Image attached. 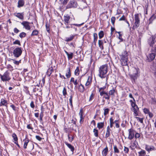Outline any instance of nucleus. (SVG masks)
<instances>
[{"mask_svg":"<svg viewBox=\"0 0 156 156\" xmlns=\"http://www.w3.org/2000/svg\"><path fill=\"white\" fill-rule=\"evenodd\" d=\"M139 69L138 68L133 67L130 70L129 75L133 83H135V81L139 76Z\"/></svg>","mask_w":156,"mask_h":156,"instance_id":"1","label":"nucleus"},{"mask_svg":"<svg viewBox=\"0 0 156 156\" xmlns=\"http://www.w3.org/2000/svg\"><path fill=\"white\" fill-rule=\"evenodd\" d=\"M108 70V66L107 64L103 65L101 66L99 69L98 75L101 78H105L106 77Z\"/></svg>","mask_w":156,"mask_h":156,"instance_id":"2","label":"nucleus"},{"mask_svg":"<svg viewBox=\"0 0 156 156\" xmlns=\"http://www.w3.org/2000/svg\"><path fill=\"white\" fill-rule=\"evenodd\" d=\"M128 53L125 50H124L122 54L119 55L121 63L122 66H126L127 65L128 58Z\"/></svg>","mask_w":156,"mask_h":156,"instance_id":"3","label":"nucleus"},{"mask_svg":"<svg viewBox=\"0 0 156 156\" xmlns=\"http://www.w3.org/2000/svg\"><path fill=\"white\" fill-rule=\"evenodd\" d=\"M134 24L132 27L133 30H135L138 27L140 24V18L139 14L138 13L134 15Z\"/></svg>","mask_w":156,"mask_h":156,"instance_id":"4","label":"nucleus"},{"mask_svg":"<svg viewBox=\"0 0 156 156\" xmlns=\"http://www.w3.org/2000/svg\"><path fill=\"white\" fill-rule=\"evenodd\" d=\"M22 51L21 47H17L15 48L13 50L12 54L15 58L19 57L22 54Z\"/></svg>","mask_w":156,"mask_h":156,"instance_id":"5","label":"nucleus"},{"mask_svg":"<svg viewBox=\"0 0 156 156\" xmlns=\"http://www.w3.org/2000/svg\"><path fill=\"white\" fill-rule=\"evenodd\" d=\"M0 76L1 80L3 82L9 81L11 79L10 73L8 71L5 72L3 75H0Z\"/></svg>","mask_w":156,"mask_h":156,"instance_id":"6","label":"nucleus"},{"mask_svg":"<svg viewBox=\"0 0 156 156\" xmlns=\"http://www.w3.org/2000/svg\"><path fill=\"white\" fill-rule=\"evenodd\" d=\"M77 7V3L74 0H70L67 5H66V9L71 8H75Z\"/></svg>","mask_w":156,"mask_h":156,"instance_id":"7","label":"nucleus"},{"mask_svg":"<svg viewBox=\"0 0 156 156\" xmlns=\"http://www.w3.org/2000/svg\"><path fill=\"white\" fill-rule=\"evenodd\" d=\"M21 24L23 26L24 28L26 30H30L31 27L30 25V23L27 21H24L21 23Z\"/></svg>","mask_w":156,"mask_h":156,"instance_id":"8","label":"nucleus"},{"mask_svg":"<svg viewBox=\"0 0 156 156\" xmlns=\"http://www.w3.org/2000/svg\"><path fill=\"white\" fill-rule=\"evenodd\" d=\"M156 36L155 35L152 36L148 39V43L150 46L153 47L155 42Z\"/></svg>","mask_w":156,"mask_h":156,"instance_id":"9","label":"nucleus"},{"mask_svg":"<svg viewBox=\"0 0 156 156\" xmlns=\"http://www.w3.org/2000/svg\"><path fill=\"white\" fill-rule=\"evenodd\" d=\"M128 131L129 134L128 138L129 139L131 140L134 138L135 131L132 129H131L128 130Z\"/></svg>","mask_w":156,"mask_h":156,"instance_id":"10","label":"nucleus"},{"mask_svg":"<svg viewBox=\"0 0 156 156\" xmlns=\"http://www.w3.org/2000/svg\"><path fill=\"white\" fill-rule=\"evenodd\" d=\"M14 15L15 16L19 18V19L23 20L24 19V13L23 12H18L15 13L14 14Z\"/></svg>","mask_w":156,"mask_h":156,"instance_id":"11","label":"nucleus"},{"mask_svg":"<svg viewBox=\"0 0 156 156\" xmlns=\"http://www.w3.org/2000/svg\"><path fill=\"white\" fill-rule=\"evenodd\" d=\"M145 149L149 153L150 151L154 150L155 148L153 146L146 145Z\"/></svg>","mask_w":156,"mask_h":156,"instance_id":"12","label":"nucleus"},{"mask_svg":"<svg viewBox=\"0 0 156 156\" xmlns=\"http://www.w3.org/2000/svg\"><path fill=\"white\" fill-rule=\"evenodd\" d=\"M131 109L134 112V116H136L138 115V111L139 108L137 105L135 107L132 108Z\"/></svg>","mask_w":156,"mask_h":156,"instance_id":"13","label":"nucleus"},{"mask_svg":"<svg viewBox=\"0 0 156 156\" xmlns=\"http://www.w3.org/2000/svg\"><path fill=\"white\" fill-rule=\"evenodd\" d=\"M7 101L4 99H1L0 103V106H5L7 108Z\"/></svg>","mask_w":156,"mask_h":156,"instance_id":"14","label":"nucleus"},{"mask_svg":"<svg viewBox=\"0 0 156 156\" xmlns=\"http://www.w3.org/2000/svg\"><path fill=\"white\" fill-rule=\"evenodd\" d=\"M155 57V55L154 54L151 53L149 54V55L147 56V58L149 61H151L153 60Z\"/></svg>","mask_w":156,"mask_h":156,"instance_id":"15","label":"nucleus"},{"mask_svg":"<svg viewBox=\"0 0 156 156\" xmlns=\"http://www.w3.org/2000/svg\"><path fill=\"white\" fill-rule=\"evenodd\" d=\"M24 4V2L23 0H19L18 2L17 7L20 8L23 7Z\"/></svg>","mask_w":156,"mask_h":156,"instance_id":"16","label":"nucleus"},{"mask_svg":"<svg viewBox=\"0 0 156 156\" xmlns=\"http://www.w3.org/2000/svg\"><path fill=\"white\" fill-rule=\"evenodd\" d=\"M70 18V17L69 16H64V21H65V25H66V24H68Z\"/></svg>","mask_w":156,"mask_h":156,"instance_id":"17","label":"nucleus"},{"mask_svg":"<svg viewBox=\"0 0 156 156\" xmlns=\"http://www.w3.org/2000/svg\"><path fill=\"white\" fill-rule=\"evenodd\" d=\"M156 18V15L153 14L150 18L148 21L149 24H150L152 23L153 21Z\"/></svg>","mask_w":156,"mask_h":156,"instance_id":"18","label":"nucleus"},{"mask_svg":"<svg viewBox=\"0 0 156 156\" xmlns=\"http://www.w3.org/2000/svg\"><path fill=\"white\" fill-rule=\"evenodd\" d=\"M92 81V78L90 76H88L87 81L85 84V86H87L90 85Z\"/></svg>","mask_w":156,"mask_h":156,"instance_id":"19","label":"nucleus"},{"mask_svg":"<svg viewBox=\"0 0 156 156\" xmlns=\"http://www.w3.org/2000/svg\"><path fill=\"white\" fill-rule=\"evenodd\" d=\"M94 41L93 43L95 45H96V43L98 40V35L97 33H94L93 34Z\"/></svg>","mask_w":156,"mask_h":156,"instance_id":"20","label":"nucleus"},{"mask_svg":"<svg viewBox=\"0 0 156 156\" xmlns=\"http://www.w3.org/2000/svg\"><path fill=\"white\" fill-rule=\"evenodd\" d=\"M83 112L82 109H81L80 111V112L79 113V115L80 116V123H81L82 120V119H83Z\"/></svg>","mask_w":156,"mask_h":156,"instance_id":"21","label":"nucleus"},{"mask_svg":"<svg viewBox=\"0 0 156 156\" xmlns=\"http://www.w3.org/2000/svg\"><path fill=\"white\" fill-rule=\"evenodd\" d=\"M104 126V122H99L97 124V127L99 129L103 128Z\"/></svg>","mask_w":156,"mask_h":156,"instance_id":"22","label":"nucleus"},{"mask_svg":"<svg viewBox=\"0 0 156 156\" xmlns=\"http://www.w3.org/2000/svg\"><path fill=\"white\" fill-rule=\"evenodd\" d=\"M65 144L67 146V147L70 149L71 151L73 152V153L74 150V147L71 144H68L67 142H65Z\"/></svg>","mask_w":156,"mask_h":156,"instance_id":"23","label":"nucleus"},{"mask_svg":"<svg viewBox=\"0 0 156 156\" xmlns=\"http://www.w3.org/2000/svg\"><path fill=\"white\" fill-rule=\"evenodd\" d=\"M66 76L67 78H69L71 76V73L70 71V68H69L67 71V72L66 73Z\"/></svg>","mask_w":156,"mask_h":156,"instance_id":"24","label":"nucleus"},{"mask_svg":"<svg viewBox=\"0 0 156 156\" xmlns=\"http://www.w3.org/2000/svg\"><path fill=\"white\" fill-rule=\"evenodd\" d=\"M108 151V149L107 146L103 150L102 152V155L103 156H106Z\"/></svg>","mask_w":156,"mask_h":156,"instance_id":"25","label":"nucleus"},{"mask_svg":"<svg viewBox=\"0 0 156 156\" xmlns=\"http://www.w3.org/2000/svg\"><path fill=\"white\" fill-rule=\"evenodd\" d=\"M98 42L99 47L101 50H103L104 47L102 41V40H99Z\"/></svg>","mask_w":156,"mask_h":156,"instance_id":"26","label":"nucleus"},{"mask_svg":"<svg viewBox=\"0 0 156 156\" xmlns=\"http://www.w3.org/2000/svg\"><path fill=\"white\" fill-rule=\"evenodd\" d=\"M114 124V119L113 117H111L109 119V125L110 127L112 128L113 126V124Z\"/></svg>","mask_w":156,"mask_h":156,"instance_id":"27","label":"nucleus"},{"mask_svg":"<svg viewBox=\"0 0 156 156\" xmlns=\"http://www.w3.org/2000/svg\"><path fill=\"white\" fill-rule=\"evenodd\" d=\"M138 145V142L136 140H135L133 143L131 144V147L133 149H134L135 148H136L137 147Z\"/></svg>","mask_w":156,"mask_h":156,"instance_id":"28","label":"nucleus"},{"mask_svg":"<svg viewBox=\"0 0 156 156\" xmlns=\"http://www.w3.org/2000/svg\"><path fill=\"white\" fill-rule=\"evenodd\" d=\"M41 89L39 87L38 85H37L36 86H34L33 87V91L34 92H36L38 91H40Z\"/></svg>","mask_w":156,"mask_h":156,"instance_id":"29","label":"nucleus"},{"mask_svg":"<svg viewBox=\"0 0 156 156\" xmlns=\"http://www.w3.org/2000/svg\"><path fill=\"white\" fill-rule=\"evenodd\" d=\"M78 89L81 92H83L84 90V86L81 84H80L79 86Z\"/></svg>","mask_w":156,"mask_h":156,"instance_id":"30","label":"nucleus"},{"mask_svg":"<svg viewBox=\"0 0 156 156\" xmlns=\"http://www.w3.org/2000/svg\"><path fill=\"white\" fill-rule=\"evenodd\" d=\"M74 36L73 35H71L69 37H67L66 38L65 41L66 42L70 41L73 39Z\"/></svg>","mask_w":156,"mask_h":156,"instance_id":"31","label":"nucleus"},{"mask_svg":"<svg viewBox=\"0 0 156 156\" xmlns=\"http://www.w3.org/2000/svg\"><path fill=\"white\" fill-rule=\"evenodd\" d=\"M23 141H24V144L23 145V148L24 149L27 148V147L29 142V140L28 139H25L23 140Z\"/></svg>","mask_w":156,"mask_h":156,"instance_id":"32","label":"nucleus"},{"mask_svg":"<svg viewBox=\"0 0 156 156\" xmlns=\"http://www.w3.org/2000/svg\"><path fill=\"white\" fill-rule=\"evenodd\" d=\"M139 156H144L146 154V151L144 150H142L138 152Z\"/></svg>","mask_w":156,"mask_h":156,"instance_id":"33","label":"nucleus"},{"mask_svg":"<svg viewBox=\"0 0 156 156\" xmlns=\"http://www.w3.org/2000/svg\"><path fill=\"white\" fill-rule=\"evenodd\" d=\"M38 31L37 30H34L32 31L31 34V36H37L38 35Z\"/></svg>","mask_w":156,"mask_h":156,"instance_id":"34","label":"nucleus"},{"mask_svg":"<svg viewBox=\"0 0 156 156\" xmlns=\"http://www.w3.org/2000/svg\"><path fill=\"white\" fill-rule=\"evenodd\" d=\"M53 71V69L52 67L49 68L48 69L47 72V74L49 76H50Z\"/></svg>","mask_w":156,"mask_h":156,"instance_id":"35","label":"nucleus"},{"mask_svg":"<svg viewBox=\"0 0 156 156\" xmlns=\"http://www.w3.org/2000/svg\"><path fill=\"white\" fill-rule=\"evenodd\" d=\"M99 38L101 39L102 38L104 35V32L103 31L101 30L98 33Z\"/></svg>","mask_w":156,"mask_h":156,"instance_id":"36","label":"nucleus"},{"mask_svg":"<svg viewBox=\"0 0 156 156\" xmlns=\"http://www.w3.org/2000/svg\"><path fill=\"white\" fill-rule=\"evenodd\" d=\"M81 81V78H80V79L78 80L77 79H76L75 80V81L73 82L74 85H75V88L76 87L77 85L78 84V82L80 81V82Z\"/></svg>","mask_w":156,"mask_h":156,"instance_id":"37","label":"nucleus"},{"mask_svg":"<svg viewBox=\"0 0 156 156\" xmlns=\"http://www.w3.org/2000/svg\"><path fill=\"white\" fill-rule=\"evenodd\" d=\"M104 98L106 99L109 100L110 98V95L107 92H106L104 95Z\"/></svg>","mask_w":156,"mask_h":156,"instance_id":"38","label":"nucleus"},{"mask_svg":"<svg viewBox=\"0 0 156 156\" xmlns=\"http://www.w3.org/2000/svg\"><path fill=\"white\" fill-rule=\"evenodd\" d=\"M93 132L94 133V136L96 137L98 136V131L95 128H94L93 130Z\"/></svg>","mask_w":156,"mask_h":156,"instance_id":"39","label":"nucleus"},{"mask_svg":"<svg viewBox=\"0 0 156 156\" xmlns=\"http://www.w3.org/2000/svg\"><path fill=\"white\" fill-rule=\"evenodd\" d=\"M69 0H59L60 2L63 5H66Z\"/></svg>","mask_w":156,"mask_h":156,"instance_id":"40","label":"nucleus"},{"mask_svg":"<svg viewBox=\"0 0 156 156\" xmlns=\"http://www.w3.org/2000/svg\"><path fill=\"white\" fill-rule=\"evenodd\" d=\"M12 137L13 138L14 141H16L18 140V138L16 135L14 133L12 134Z\"/></svg>","mask_w":156,"mask_h":156,"instance_id":"41","label":"nucleus"},{"mask_svg":"<svg viewBox=\"0 0 156 156\" xmlns=\"http://www.w3.org/2000/svg\"><path fill=\"white\" fill-rule=\"evenodd\" d=\"M115 90L114 89L110 90L109 92V94L110 95H114L115 93Z\"/></svg>","mask_w":156,"mask_h":156,"instance_id":"42","label":"nucleus"},{"mask_svg":"<svg viewBox=\"0 0 156 156\" xmlns=\"http://www.w3.org/2000/svg\"><path fill=\"white\" fill-rule=\"evenodd\" d=\"M114 149L115 153H119V151L116 146H114Z\"/></svg>","mask_w":156,"mask_h":156,"instance_id":"43","label":"nucleus"},{"mask_svg":"<svg viewBox=\"0 0 156 156\" xmlns=\"http://www.w3.org/2000/svg\"><path fill=\"white\" fill-rule=\"evenodd\" d=\"M26 35V34L25 32H22L20 33L19 34V37L21 38H22L25 37Z\"/></svg>","mask_w":156,"mask_h":156,"instance_id":"44","label":"nucleus"},{"mask_svg":"<svg viewBox=\"0 0 156 156\" xmlns=\"http://www.w3.org/2000/svg\"><path fill=\"white\" fill-rule=\"evenodd\" d=\"M73 53H69L67 56H68V58L69 59H71L73 57Z\"/></svg>","mask_w":156,"mask_h":156,"instance_id":"45","label":"nucleus"},{"mask_svg":"<svg viewBox=\"0 0 156 156\" xmlns=\"http://www.w3.org/2000/svg\"><path fill=\"white\" fill-rule=\"evenodd\" d=\"M115 18L114 16L112 17L111 18V22L113 26L114 25L115 23Z\"/></svg>","mask_w":156,"mask_h":156,"instance_id":"46","label":"nucleus"},{"mask_svg":"<svg viewBox=\"0 0 156 156\" xmlns=\"http://www.w3.org/2000/svg\"><path fill=\"white\" fill-rule=\"evenodd\" d=\"M135 118L137 120L141 123H143V118H140L139 117H136Z\"/></svg>","mask_w":156,"mask_h":156,"instance_id":"47","label":"nucleus"},{"mask_svg":"<svg viewBox=\"0 0 156 156\" xmlns=\"http://www.w3.org/2000/svg\"><path fill=\"white\" fill-rule=\"evenodd\" d=\"M75 74L76 75L78 76L79 74V69L78 67H77L76 69L75 70L74 72Z\"/></svg>","mask_w":156,"mask_h":156,"instance_id":"48","label":"nucleus"},{"mask_svg":"<svg viewBox=\"0 0 156 156\" xmlns=\"http://www.w3.org/2000/svg\"><path fill=\"white\" fill-rule=\"evenodd\" d=\"M67 94L66 89L65 87H64L62 90L63 95L64 96H66Z\"/></svg>","mask_w":156,"mask_h":156,"instance_id":"49","label":"nucleus"},{"mask_svg":"<svg viewBox=\"0 0 156 156\" xmlns=\"http://www.w3.org/2000/svg\"><path fill=\"white\" fill-rule=\"evenodd\" d=\"M12 60L13 61V62L14 64H16L17 65H18L21 62V60H20L19 61H17L16 60H15L14 59H12Z\"/></svg>","mask_w":156,"mask_h":156,"instance_id":"50","label":"nucleus"},{"mask_svg":"<svg viewBox=\"0 0 156 156\" xmlns=\"http://www.w3.org/2000/svg\"><path fill=\"white\" fill-rule=\"evenodd\" d=\"M109 111V109L108 108L104 109V115H106L108 113Z\"/></svg>","mask_w":156,"mask_h":156,"instance_id":"51","label":"nucleus"},{"mask_svg":"<svg viewBox=\"0 0 156 156\" xmlns=\"http://www.w3.org/2000/svg\"><path fill=\"white\" fill-rule=\"evenodd\" d=\"M94 94L93 93H92L90 96V98H89V101L90 102L92 100L94 99Z\"/></svg>","mask_w":156,"mask_h":156,"instance_id":"52","label":"nucleus"},{"mask_svg":"<svg viewBox=\"0 0 156 156\" xmlns=\"http://www.w3.org/2000/svg\"><path fill=\"white\" fill-rule=\"evenodd\" d=\"M98 92L100 93V94L101 96H103L106 92L104 90H98Z\"/></svg>","mask_w":156,"mask_h":156,"instance_id":"53","label":"nucleus"},{"mask_svg":"<svg viewBox=\"0 0 156 156\" xmlns=\"http://www.w3.org/2000/svg\"><path fill=\"white\" fill-rule=\"evenodd\" d=\"M13 44H18L19 45H20V41L19 40H16L13 42Z\"/></svg>","mask_w":156,"mask_h":156,"instance_id":"54","label":"nucleus"},{"mask_svg":"<svg viewBox=\"0 0 156 156\" xmlns=\"http://www.w3.org/2000/svg\"><path fill=\"white\" fill-rule=\"evenodd\" d=\"M111 131H106V132L105 134V137L108 138V137L110 135V133Z\"/></svg>","mask_w":156,"mask_h":156,"instance_id":"55","label":"nucleus"},{"mask_svg":"<svg viewBox=\"0 0 156 156\" xmlns=\"http://www.w3.org/2000/svg\"><path fill=\"white\" fill-rule=\"evenodd\" d=\"M66 28L67 29H69L70 28H73V26H72V24H66Z\"/></svg>","mask_w":156,"mask_h":156,"instance_id":"56","label":"nucleus"},{"mask_svg":"<svg viewBox=\"0 0 156 156\" xmlns=\"http://www.w3.org/2000/svg\"><path fill=\"white\" fill-rule=\"evenodd\" d=\"M72 136V137H70L69 136V134L68 135V139H69V141L71 142H72L73 140V136Z\"/></svg>","mask_w":156,"mask_h":156,"instance_id":"57","label":"nucleus"},{"mask_svg":"<svg viewBox=\"0 0 156 156\" xmlns=\"http://www.w3.org/2000/svg\"><path fill=\"white\" fill-rule=\"evenodd\" d=\"M124 151L125 153H128L129 151V149L128 148L126 147H124Z\"/></svg>","mask_w":156,"mask_h":156,"instance_id":"58","label":"nucleus"},{"mask_svg":"<svg viewBox=\"0 0 156 156\" xmlns=\"http://www.w3.org/2000/svg\"><path fill=\"white\" fill-rule=\"evenodd\" d=\"M73 96L72 95H71L70 97V98L69 99V103L70 104V105L71 106H73L72 104V98H73Z\"/></svg>","mask_w":156,"mask_h":156,"instance_id":"59","label":"nucleus"},{"mask_svg":"<svg viewBox=\"0 0 156 156\" xmlns=\"http://www.w3.org/2000/svg\"><path fill=\"white\" fill-rule=\"evenodd\" d=\"M126 18L124 15H123L119 20L120 21H125Z\"/></svg>","mask_w":156,"mask_h":156,"instance_id":"60","label":"nucleus"},{"mask_svg":"<svg viewBox=\"0 0 156 156\" xmlns=\"http://www.w3.org/2000/svg\"><path fill=\"white\" fill-rule=\"evenodd\" d=\"M144 113L146 114H148V113L150 112L149 110L147 108H144Z\"/></svg>","mask_w":156,"mask_h":156,"instance_id":"61","label":"nucleus"},{"mask_svg":"<svg viewBox=\"0 0 156 156\" xmlns=\"http://www.w3.org/2000/svg\"><path fill=\"white\" fill-rule=\"evenodd\" d=\"M98 90H104L106 88V87L105 86L101 87H98Z\"/></svg>","mask_w":156,"mask_h":156,"instance_id":"62","label":"nucleus"},{"mask_svg":"<svg viewBox=\"0 0 156 156\" xmlns=\"http://www.w3.org/2000/svg\"><path fill=\"white\" fill-rule=\"evenodd\" d=\"M36 138L39 141H41V140L42 139V138L40 137L38 135H36L35 136Z\"/></svg>","mask_w":156,"mask_h":156,"instance_id":"63","label":"nucleus"},{"mask_svg":"<svg viewBox=\"0 0 156 156\" xmlns=\"http://www.w3.org/2000/svg\"><path fill=\"white\" fill-rule=\"evenodd\" d=\"M27 128L28 129H30L31 130L33 129V128L31 126V124H29L27 126Z\"/></svg>","mask_w":156,"mask_h":156,"instance_id":"64","label":"nucleus"}]
</instances>
